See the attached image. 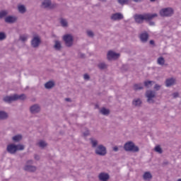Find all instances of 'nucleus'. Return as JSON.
Wrapping results in <instances>:
<instances>
[{"instance_id": "obj_1", "label": "nucleus", "mask_w": 181, "mask_h": 181, "mask_svg": "<svg viewBox=\"0 0 181 181\" xmlns=\"http://www.w3.org/2000/svg\"><path fill=\"white\" fill-rule=\"evenodd\" d=\"M156 16H158L156 13L136 14L134 16V20L136 23H143L144 21H152V19L156 18Z\"/></svg>"}, {"instance_id": "obj_2", "label": "nucleus", "mask_w": 181, "mask_h": 181, "mask_svg": "<svg viewBox=\"0 0 181 181\" xmlns=\"http://www.w3.org/2000/svg\"><path fill=\"white\" fill-rule=\"evenodd\" d=\"M24 149L25 146L22 144L15 145L13 144H11L7 146V151L9 153H15L16 151H23Z\"/></svg>"}, {"instance_id": "obj_3", "label": "nucleus", "mask_w": 181, "mask_h": 181, "mask_svg": "<svg viewBox=\"0 0 181 181\" xmlns=\"http://www.w3.org/2000/svg\"><path fill=\"white\" fill-rule=\"evenodd\" d=\"M26 95L25 94L22 95H13L12 96H6L4 98V101L5 103H12V101H16V100H25Z\"/></svg>"}, {"instance_id": "obj_4", "label": "nucleus", "mask_w": 181, "mask_h": 181, "mask_svg": "<svg viewBox=\"0 0 181 181\" xmlns=\"http://www.w3.org/2000/svg\"><path fill=\"white\" fill-rule=\"evenodd\" d=\"M124 150L129 152H138L139 151V148L135 146L132 141H129L124 144Z\"/></svg>"}, {"instance_id": "obj_5", "label": "nucleus", "mask_w": 181, "mask_h": 181, "mask_svg": "<svg viewBox=\"0 0 181 181\" xmlns=\"http://www.w3.org/2000/svg\"><path fill=\"white\" fill-rule=\"evenodd\" d=\"M160 16H172L173 15V9L170 8H163L160 11Z\"/></svg>"}, {"instance_id": "obj_6", "label": "nucleus", "mask_w": 181, "mask_h": 181, "mask_svg": "<svg viewBox=\"0 0 181 181\" xmlns=\"http://www.w3.org/2000/svg\"><path fill=\"white\" fill-rule=\"evenodd\" d=\"M64 41L65 42L66 46L70 47L73 45V36L71 35H66L63 37Z\"/></svg>"}, {"instance_id": "obj_7", "label": "nucleus", "mask_w": 181, "mask_h": 181, "mask_svg": "<svg viewBox=\"0 0 181 181\" xmlns=\"http://www.w3.org/2000/svg\"><path fill=\"white\" fill-rule=\"evenodd\" d=\"M95 153L97 155H100L101 156H104L105 153H107V150L105 149V147L103 145H100L95 150Z\"/></svg>"}, {"instance_id": "obj_8", "label": "nucleus", "mask_w": 181, "mask_h": 181, "mask_svg": "<svg viewBox=\"0 0 181 181\" xmlns=\"http://www.w3.org/2000/svg\"><path fill=\"white\" fill-rule=\"evenodd\" d=\"M42 7L52 9V8H54V5L52 4V1H50V0H44L42 3Z\"/></svg>"}, {"instance_id": "obj_9", "label": "nucleus", "mask_w": 181, "mask_h": 181, "mask_svg": "<svg viewBox=\"0 0 181 181\" xmlns=\"http://www.w3.org/2000/svg\"><path fill=\"white\" fill-rule=\"evenodd\" d=\"M146 95L148 98L147 101L148 103H153V100H152V99L153 98H155V92L152 91V90H148L146 93Z\"/></svg>"}, {"instance_id": "obj_10", "label": "nucleus", "mask_w": 181, "mask_h": 181, "mask_svg": "<svg viewBox=\"0 0 181 181\" xmlns=\"http://www.w3.org/2000/svg\"><path fill=\"white\" fill-rule=\"evenodd\" d=\"M119 57V54H117L115 52L109 51L107 52V59L112 60V59H118Z\"/></svg>"}, {"instance_id": "obj_11", "label": "nucleus", "mask_w": 181, "mask_h": 181, "mask_svg": "<svg viewBox=\"0 0 181 181\" xmlns=\"http://www.w3.org/2000/svg\"><path fill=\"white\" fill-rule=\"evenodd\" d=\"M33 47H37L40 45V38L39 37H35L31 41Z\"/></svg>"}, {"instance_id": "obj_12", "label": "nucleus", "mask_w": 181, "mask_h": 181, "mask_svg": "<svg viewBox=\"0 0 181 181\" xmlns=\"http://www.w3.org/2000/svg\"><path fill=\"white\" fill-rule=\"evenodd\" d=\"M124 18V16L119 13H116L111 16L112 21H119Z\"/></svg>"}, {"instance_id": "obj_13", "label": "nucleus", "mask_w": 181, "mask_h": 181, "mask_svg": "<svg viewBox=\"0 0 181 181\" xmlns=\"http://www.w3.org/2000/svg\"><path fill=\"white\" fill-rule=\"evenodd\" d=\"M39 111H40V107H39V105H34L31 106L30 112L32 114H36V112H39Z\"/></svg>"}, {"instance_id": "obj_14", "label": "nucleus", "mask_w": 181, "mask_h": 181, "mask_svg": "<svg viewBox=\"0 0 181 181\" xmlns=\"http://www.w3.org/2000/svg\"><path fill=\"white\" fill-rule=\"evenodd\" d=\"M99 179L100 180L107 181L108 179H110V175L107 173H101L99 175Z\"/></svg>"}, {"instance_id": "obj_15", "label": "nucleus", "mask_w": 181, "mask_h": 181, "mask_svg": "<svg viewBox=\"0 0 181 181\" xmlns=\"http://www.w3.org/2000/svg\"><path fill=\"white\" fill-rule=\"evenodd\" d=\"M16 17L15 16H8L5 18V21L7 23H13L14 22H16Z\"/></svg>"}, {"instance_id": "obj_16", "label": "nucleus", "mask_w": 181, "mask_h": 181, "mask_svg": "<svg viewBox=\"0 0 181 181\" xmlns=\"http://www.w3.org/2000/svg\"><path fill=\"white\" fill-rule=\"evenodd\" d=\"M175 81H176L173 78L167 79L165 81L166 86L170 87V86H173V84H175Z\"/></svg>"}, {"instance_id": "obj_17", "label": "nucleus", "mask_w": 181, "mask_h": 181, "mask_svg": "<svg viewBox=\"0 0 181 181\" xmlns=\"http://www.w3.org/2000/svg\"><path fill=\"white\" fill-rule=\"evenodd\" d=\"M24 170L27 172H35L36 170V167L31 165H25Z\"/></svg>"}, {"instance_id": "obj_18", "label": "nucleus", "mask_w": 181, "mask_h": 181, "mask_svg": "<svg viewBox=\"0 0 181 181\" xmlns=\"http://www.w3.org/2000/svg\"><path fill=\"white\" fill-rule=\"evenodd\" d=\"M148 37H149V35H148V33H146L140 35L141 42H146L148 40Z\"/></svg>"}, {"instance_id": "obj_19", "label": "nucleus", "mask_w": 181, "mask_h": 181, "mask_svg": "<svg viewBox=\"0 0 181 181\" xmlns=\"http://www.w3.org/2000/svg\"><path fill=\"white\" fill-rule=\"evenodd\" d=\"M143 177L144 180H149V179H152V175L149 172H146L144 174Z\"/></svg>"}, {"instance_id": "obj_20", "label": "nucleus", "mask_w": 181, "mask_h": 181, "mask_svg": "<svg viewBox=\"0 0 181 181\" xmlns=\"http://www.w3.org/2000/svg\"><path fill=\"white\" fill-rule=\"evenodd\" d=\"M54 86V82L53 81L47 82L45 85V88H52Z\"/></svg>"}, {"instance_id": "obj_21", "label": "nucleus", "mask_w": 181, "mask_h": 181, "mask_svg": "<svg viewBox=\"0 0 181 181\" xmlns=\"http://www.w3.org/2000/svg\"><path fill=\"white\" fill-rule=\"evenodd\" d=\"M18 11L20 12V13H25L26 12V8H25V6L23 5H19Z\"/></svg>"}, {"instance_id": "obj_22", "label": "nucleus", "mask_w": 181, "mask_h": 181, "mask_svg": "<svg viewBox=\"0 0 181 181\" xmlns=\"http://www.w3.org/2000/svg\"><path fill=\"white\" fill-rule=\"evenodd\" d=\"M8 114L5 112L0 111V119H6Z\"/></svg>"}, {"instance_id": "obj_23", "label": "nucleus", "mask_w": 181, "mask_h": 181, "mask_svg": "<svg viewBox=\"0 0 181 181\" xmlns=\"http://www.w3.org/2000/svg\"><path fill=\"white\" fill-rule=\"evenodd\" d=\"M21 139H22V135L21 134L16 135L13 137V141H14L15 142H19Z\"/></svg>"}, {"instance_id": "obj_24", "label": "nucleus", "mask_w": 181, "mask_h": 181, "mask_svg": "<svg viewBox=\"0 0 181 181\" xmlns=\"http://www.w3.org/2000/svg\"><path fill=\"white\" fill-rule=\"evenodd\" d=\"M54 49L56 50H60L62 49V44L59 41H55Z\"/></svg>"}, {"instance_id": "obj_25", "label": "nucleus", "mask_w": 181, "mask_h": 181, "mask_svg": "<svg viewBox=\"0 0 181 181\" xmlns=\"http://www.w3.org/2000/svg\"><path fill=\"white\" fill-rule=\"evenodd\" d=\"M157 63L160 66H163V64H165V59H163L162 57H159L157 60Z\"/></svg>"}, {"instance_id": "obj_26", "label": "nucleus", "mask_w": 181, "mask_h": 181, "mask_svg": "<svg viewBox=\"0 0 181 181\" xmlns=\"http://www.w3.org/2000/svg\"><path fill=\"white\" fill-rule=\"evenodd\" d=\"M100 112L101 114H103V115H108V114H110V110H107L105 107L102 108L100 110Z\"/></svg>"}, {"instance_id": "obj_27", "label": "nucleus", "mask_w": 181, "mask_h": 181, "mask_svg": "<svg viewBox=\"0 0 181 181\" xmlns=\"http://www.w3.org/2000/svg\"><path fill=\"white\" fill-rule=\"evenodd\" d=\"M142 88H144V86H142V84L141 83L135 84L134 86V90H135V91H137V90H142Z\"/></svg>"}, {"instance_id": "obj_28", "label": "nucleus", "mask_w": 181, "mask_h": 181, "mask_svg": "<svg viewBox=\"0 0 181 181\" xmlns=\"http://www.w3.org/2000/svg\"><path fill=\"white\" fill-rule=\"evenodd\" d=\"M140 104H142L141 99H136L133 101V105H135L136 107L139 106Z\"/></svg>"}, {"instance_id": "obj_29", "label": "nucleus", "mask_w": 181, "mask_h": 181, "mask_svg": "<svg viewBox=\"0 0 181 181\" xmlns=\"http://www.w3.org/2000/svg\"><path fill=\"white\" fill-rule=\"evenodd\" d=\"M38 146H40V148H45V146H47V144H46V142L43 141H40L38 143Z\"/></svg>"}, {"instance_id": "obj_30", "label": "nucleus", "mask_w": 181, "mask_h": 181, "mask_svg": "<svg viewBox=\"0 0 181 181\" xmlns=\"http://www.w3.org/2000/svg\"><path fill=\"white\" fill-rule=\"evenodd\" d=\"M61 25L62 26H63L64 28H66V26H67V21H66V19H61Z\"/></svg>"}, {"instance_id": "obj_31", "label": "nucleus", "mask_w": 181, "mask_h": 181, "mask_svg": "<svg viewBox=\"0 0 181 181\" xmlns=\"http://www.w3.org/2000/svg\"><path fill=\"white\" fill-rule=\"evenodd\" d=\"M152 83H153V81H147L144 82V86L145 87H151L152 86Z\"/></svg>"}, {"instance_id": "obj_32", "label": "nucleus", "mask_w": 181, "mask_h": 181, "mask_svg": "<svg viewBox=\"0 0 181 181\" xmlns=\"http://www.w3.org/2000/svg\"><path fill=\"white\" fill-rule=\"evenodd\" d=\"M8 15V11H3L0 12V18H2Z\"/></svg>"}, {"instance_id": "obj_33", "label": "nucleus", "mask_w": 181, "mask_h": 181, "mask_svg": "<svg viewBox=\"0 0 181 181\" xmlns=\"http://www.w3.org/2000/svg\"><path fill=\"white\" fill-rule=\"evenodd\" d=\"M98 67H99V69L103 70L104 69H107V65L104 63H100L98 64Z\"/></svg>"}, {"instance_id": "obj_34", "label": "nucleus", "mask_w": 181, "mask_h": 181, "mask_svg": "<svg viewBox=\"0 0 181 181\" xmlns=\"http://www.w3.org/2000/svg\"><path fill=\"white\" fill-rule=\"evenodd\" d=\"M155 151L158 152V153H162V148H160V146H156Z\"/></svg>"}, {"instance_id": "obj_35", "label": "nucleus", "mask_w": 181, "mask_h": 181, "mask_svg": "<svg viewBox=\"0 0 181 181\" xmlns=\"http://www.w3.org/2000/svg\"><path fill=\"white\" fill-rule=\"evenodd\" d=\"M118 2L120 5H124L128 3V0H118Z\"/></svg>"}, {"instance_id": "obj_36", "label": "nucleus", "mask_w": 181, "mask_h": 181, "mask_svg": "<svg viewBox=\"0 0 181 181\" xmlns=\"http://www.w3.org/2000/svg\"><path fill=\"white\" fill-rule=\"evenodd\" d=\"M20 39H21V40H22V42H25V40H28V36H26V35H21L20 37Z\"/></svg>"}, {"instance_id": "obj_37", "label": "nucleus", "mask_w": 181, "mask_h": 181, "mask_svg": "<svg viewBox=\"0 0 181 181\" xmlns=\"http://www.w3.org/2000/svg\"><path fill=\"white\" fill-rule=\"evenodd\" d=\"M6 37V35H5V33H0V40H4Z\"/></svg>"}, {"instance_id": "obj_38", "label": "nucleus", "mask_w": 181, "mask_h": 181, "mask_svg": "<svg viewBox=\"0 0 181 181\" xmlns=\"http://www.w3.org/2000/svg\"><path fill=\"white\" fill-rule=\"evenodd\" d=\"M87 35H88V36H89L90 37H93L94 36V33H93V31H91V30L87 31Z\"/></svg>"}, {"instance_id": "obj_39", "label": "nucleus", "mask_w": 181, "mask_h": 181, "mask_svg": "<svg viewBox=\"0 0 181 181\" xmlns=\"http://www.w3.org/2000/svg\"><path fill=\"white\" fill-rule=\"evenodd\" d=\"M91 142L93 148H95V146H97V144H98L96 140H91Z\"/></svg>"}, {"instance_id": "obj_40", "label": "nucleus", "mask_w": 181, "mask_h": 181, "mask_svg": "<svg viewBox=\"0 0 181 181\" xmlns=\"http://www.w3.org/2000/svg\"><path fill=\"white\" fill-rule=\"evenodd\" d=\"M83 78L85 80H90V76H88V74H86L84 76H83Z\"/></svg>"}, {"instance_id": "obj_41", "label": "nucleus", "mask_w": 181, "mask_h": 181, "mask_svg": "<svg viewBox=\"0 0 181 181\" xmlns=\"http://www.w3.org/2000/svg\"><path fill=\"white\" fill-rule=\"evenodd\" d=\"M173 95L174 98H176V97H179V93H175L173 94Z\"/></svg>"}, {"instance_id": "obj_42", "label": "nucleus", "mask_w": 181, "mask_h": 181, "mask_svg": "<svg viewBox=\"0 0 181 181\" xmlns=\"http://www.w3.org/2000/svg\"><path fill=\"white\" fill-rule=\"evenodd\" d=\"M154 88H155L156 90H159V88H160V86L159 85H156L155 87H154Z\"/></svg>"}, {"instance_id": "obj_43", "label": "nucleus", "mask_w": 181, "mask_h": 181, "mask_svg": "<svg viewBox=\"0 0 181 181\" xmlns=\"http://www.w3.org/2000/svg\"><path fill=\"white\" fill-rule=\"evenodd\" d=\"M88 134H90V132H88V130H87L85 133H83L84 136H87V135H88Z\"/></svg>"}, {"instance_id": "obj_44", "label": "nucleus", "mask_w": 181, "mask_h": 181, "mask_svg": "<svg viewBox=\"0 0 181 181\" xmlns=\"http://www.w3.org/2000/svg\"><path fill=\"white\" fill-rule=\"evenodd\" d=\"M113 151H115V152L118 151V147L117 146L113 147Z\"/></svg>"}, {"instance_id": "obj_45", "label": "nucleus", "mask_w": 181, "mask_h": 181, "mask_svg": "<svg viewBox=\"0 0 181 181\" xmlns=\"http://www.w3.org/2000/svg\"><path fill=\"white\" fill-rule=\"evenodd\" d=\"M150 45H155V42L153 40H150Z\"/></svg>"}, {"instance_id": "obj_46", "label": "nucleus", "mask_w": 181, "mask_h": 181, "mask_svg": "<svg viewBox=\"0 0 181 181\" xmlns=\"http://www.w3.org/2000/svg\"><path fill=\"white\" fill-rule=\"evenodd\" d=\"M134 2H141L142 0H133Z\"/></svg>"}, {"instance_id": "obj_47", "label": "nucleus", "mask_w": 181, "mask_h": 181, "mask_svg": "<svg viewBox=\"0 0 181 181\" xmlns=\"http://www.w3.org/2000/svg\"><path fill=\"white\" fill-rule=\"evenodd\" d=\"M150 25L152 26V25H155V23L151 22V23H150Z\"/></svg>"}, {"instance_id": "obj_48", "label": "nucleus", "mask_w": 181, "mask_h": 181, "mask_svg": "<svg viewBox=\"0 0 181 181\" xmlns=\"http://www.w3.org/2000/svg\"><path fill=\"white\" fill-rule=\"evenodd\" d=\"M66 101H71L70 98H65Z\"/></svg>"}, {"instance_id": "obj_49", "label": "nucleus", "mask_w": 181, "mask_h": 181, "mask_svg": "<svg viewBox=\"0 0 181 181\" xmlns=\"http://www.w3.org/2000/svg\"><path fill=\"white\" fill-rule=\"evenodd\" d=\"M32 160H29V161H28V163H32Z\"/></svg>"}, {"instance_id": "obj_50", "label": "nucleus", "mask_w": 181, "mask_h": 181, "mask_svg": "<svg viewBox=\"0 0 181 181\" xmlns=\"http://www.w3.org/2000/svg\"><path fill=\"white\" fill-rule=\"evenodd\" d=\"M151 1V2H155V1H156V0H150Z\"/></svg>"}, {"instance_id": "obj_51", "label": "nucleus", "mask_w": 181, "mask_h": 181, "mask_svg": "<svg viewBox=\"0 0 181 181\" xmlns=\"http://www.w3.org/2000/svg\"><path fill=\"white\" fill-rule=\"evenodd\" d=\"M35 158L36 159H38L37 156H35Z\"/></svg>"}, {"instance_id": "obj_52", "label": "nucleus", "mask_w": 181, "mask_h": 181, "mask_svg": "<svg viewBox=\"0 0 181 181\" xmlns=\"http://www.w3.org/2000/svg\"><path fill=\"white\" fill-rule=\"evenodd\" d=\"M177 181H181V179H179Z\"/></svg>"}]
</instances>
